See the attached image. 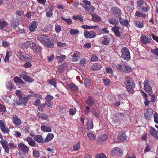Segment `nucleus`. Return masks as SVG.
Here are the masks:
<instances>
[{
  "label": "nucleus",
  "mask_w": 158,
  "mask_h": 158,
  "mask_svg": "<svg viewBox=\"0 0 158 158\" xmlns=\"http://www.w3.org/2000/svg\"><path fill=\"white\" fill-rule=\"evenodd\" d=\"M77 110L75 108H70L69 110V113L70 115H74L76 113Z\"/></svg>",
  "instance_id": "49"
},
{
  "label": "nucleus",
  "mask_w": 158,
  "mask_h": 158,
  "mask_svg": "<svg viewBox=\"0 0 158 158\" xmlns=\"http://www.w3.org/2000/svg\"><path fill=\"white\" fill-rule=\"evenodd\" d=\"M53 8L52 6H50L49 11L46 13V16L47 17H50L53 15L52 11Z\"/></svg>",
  "instance_id": "42"
},
{
  "label": "nucleus",
  "mask_w": 158,
  "mask_h": 158,
  "mask_svg": "<svg viewBox=\"0 0 158 158\" xmlns=\"http://www.w3.org/2000/svg\"><path fill=\"white\" fill-rule=\"evenodd\" d=\"M107 135L104 134L98 137V140L99 141H103L106 140L107 139Z\"/></svg>",
  "instance_id": "43"
},
{
  "label": "nucleus",
  "mask_w": 158,
  "mask_h": 158,
  "mask_svg": "<svg viewBox=\"0 0 158 158\" xmlns=\"http://www.w3.org/2000/svg\"><path fill=\"white\" fill-rule=\"evenodd\" d=\"M144 89L145 91L150 94H152V87L149 85V81L147 80H145L143 83Z\"/></svg>",
  "instance_id": "7"
},
{
  "label": "nucleus",
  "mask_w": 158,
  "mask_h": 158,
  "mask_svg": "<svg viewBox=\"0 0 158 158\" xmlns=\"http://www.w3.org/2000/svg\"><path fill=\"white\" fill-rule=\"evenodd\" d=\"M12 53L11 51L6 52V53L4 59V62L5 63L9 61V57L11 56H12Z\"/></svg>",
  "instance_id": "36"
},
{
  "label": "nucleus",
  "mask_w": 158,
  "mask_h": 158,
  "mask_svg": "<svg viewBox=\"0 0 158 158\" xmlns=\"http://www.w3.org/2000/svg\"><path fill=\"white\" fill-rule=\"evenodd\" d=\"M81 54V53L79 52H75L73 56V61L74 62L77 61L79 59Z\"/></svg>",
  "instance_id": "33"
},
{
  "label": "nucleus",
  "mask_w": 158,
  "mask_h": 158,
  "mask_svg": "<svg viewBox=\"0 0 158 158\" xmlns=\"http://www.w3.org/2000/svg\"><path fill=\"white\" fill-rule=\"evenodd\" d=\"M26 54L28 56H25L24 53L19 49L17 50L16 53V55L20 60L23 61H31V58L28 54Z\"/></svg>",
  "instance_id": "4"
},
{
  "label": "nucleus",
  "mask_w": 158,
  "mask_h": 158,
  "mask_svg": "<svg viewBox=\"0 0 158 158\" xmlns=\"http://www.w3.org/2000/svg\"><path fill=\"white\" fill-rule=\"evenodd\" d=\"M154 122L158 124V114L156 113L154 114Z\"/></svg>",
  "instance_id": "64"
},
{
  "label": "nucleus",
  "mask_w": 158,
  "mask_h": 158,
  "mask_svg": "<svg viewBox=\"0 0 158 158\" xmlns=\"http://www.w3.org/2000/svg\"><path fill=\"white\" fill-rule=\"evenodd\" d=\"M48 117V115L45 114H41L39 116V117L41 118L42 120L46 119Z\"/></svg>",
  "instance_id": "59"
},
{
  "label": "nucleus",
  "mask_w": 158,
  "mask_h": 158,
  "mask_svg": "<svg viewBox=\"0 0 158 158\" xmlns=\"http://www.w3.org/2000/svg\"><path fill=\"white\" fill-rule=\"evenodd\" d=\"M34 139L35 141L39 143H43L45 142L42 136L40 135H36L34 137Z\"/></svg>",
  "instance_id": "22"
},
{
  "label": "nucleus",
  "mask_w": 158,
  "mask_h": 158,
  "mask_svg": "<svg viewBox=\"0 0 158 158\" xmlns=\"http://www.w3.org/2000/svg\"><path fill=\"white\" fill-rule=\"evenodd\" d=\"M20 103L21 105H26V104L27 102V99H26L25 97L24 98H22L21 97L19 98Z\"/></svg>",
  "instance_id": "44"
},
{
  "label": "nucleus",
  "mask_w": 158,
  "mask_h": 158,
  "mask_svg": "<svg viewBox=\"0 0 158 158\" xmlns=\"http://www.w3.org/2000/svg\"><path fill=\"white\" fill-rule=\"evenodd\" d=\"M31 45V44L30 42L29 41H27V42L23 44V49H27Z\"/></svg>",
  "instance_id": "47"
},
{
  "label": "nucleus",
  "mask_w": 158,
  "mask_h": 158,
  "mask_svg": "<svg viewBox=\"0 0 158 158\" xmlns=\"http://www.w3.org/2000/svg\"><path fill=\"white\" fill-rule=\"evenodd\" d=\"M102 66V64L97 63H94L91 66V69L94 71H98L100 70Z\"/></svg>",
  "instance_id": "21"
},
{
  "label": "nucleus",
  "mask_w": 158,
  "mask_h": 158,
  "mask_svg": "<svg viewBox=\"0 0 158 158\" xmlns=\"http://www.w3.org/2000/svg\"><path fill=\"white\" fill-rule=\"evenodd\" d=\"M122 58L125 60H129L131 57L129 49L125 47H123L121 50Z\"/></svg>",
  "instance_id": "6"
},
{
  "label": "nucleus",
  "mask_w": 158,
  "mask_h": 158,
  "mask_svg": "<svg viewBox=\"0 0 158 158\" xmlns=\"http://www.w3.org/2000/svg\"><path fill=\"white\" fill-rule=\"evenodd\" d=\"M120 29V27L117 26H114L111 29L116 36L120 37L121 36L120 33L119 31Z\"/></svg>",
  "instance_id": "27"
},
{
  "label": "nucleus",
  "mask_w": 158,
  "mask_h": 158,
  "mask_svg": "<svg viewBox=\"0 0 158 158\" xmlns=\"http://www.w3.org/2000/svg\"><path fill=\"white\" fill-rule=\"evenodd\" d=\"M33 156L35 157L38 158L40 156V152L38 151L36 149L33 150L32 152Z\"/></svg>",
  "instance_id": "51"
},
{
  "label": "nucleus",
  "mask_w": 158,
  "mask_h": 158,
  "mask_svg": "<svg viewBox=\"0 0 158 158\" xmlns=\"http://www.w3.org/2000/svg\"><path fill=\"white\" fill-rule=\"evenodd\" d=\"M18 147L22 152L25 153H27L29 150V148L22 143H20L18 144Z\"/></svg>",
  "instance_id": "9"
},
{
  "label": "nucleus",
  "mask_w": 158,
  "mask_h": 158,
  "mask_svg": "<svg viewBox=\"0 0 158 158\" xmlns=\"http://www.w3.org/2000/svg\"><path fill=\"white\" fill-rule=\"evenodd\" d=\"M93 19L95 21L99 22L101 20V18L97 15H92Z\"/></svg>",
  "instance_id": "48"
},
{
  "label": "nucleus",
  "mask_w": 158,
  "mask_h": 158,
  "mask_svg": "<svg viewBox=\"0 0 158 158\" xmlns=\"http://www.w3.org/2000/svg\"><path fill=\"white\" fill-rule=\"evenodd\" d=\"M38 23L37 21H32L30 24L28 26V29L31 32L35 31L37 28Z\"/></svg>",
  "instance_id": "8"
},
{
  "label": "nucleus",
  "mask_w": 158,
  "mask_h": 158,
  "mask_svg": "<svg viewBox=\"0 0 158 158\" xmlns=\"http://www.w3.org/2000/svg\"><path fill=\"white\" fill-rule=\"evenodd\" d=\"M145 3V2L143 0L138 1L137 3V7L138 9L140 10Z\"/></svg>",
  "instance_id": "39"
},
{
  "label": "nucleus",
  "mask_w": 158,
  "mask_h": 158,
  "mask_svg": "<svg viewBox=\"0 0 158 158\" xmlns=\"http://www.w3.org/2000/svg\"><path fill=\"white\" fill-rule=\"evenodd\" d=\"M41 129L42 130L47 132H50L52 131V129L49 127H47L45 125L41 126Z\"/></svg>",
  "instance_id": "40"
},
{
  "label": "nucleus",
  "mask_w": 158,
  "mask_h": 158,
  "mask_svg": "<svg viewBox=\"0 0 158 158\" xmlns=\"http://www.w3.org/2000/svg\"><path fill=\"white\" fill-rule=\"evenodd\" d=\"M56 81L55 78H53L49 80L48 82L50 84L53 85L54 87H56L57 86Z\"/></svg>",
  "instance_id": "45"
},
{
  "label": "nucleus",
  "mask_w": 158,
  "mask_h": 158,
  "mask_svg": "<svg viewBox=\"0 0 158 158\" xmlns=\"http://www.w3.org/2000/svg\"><path fill=\"white\" fill-rule=\"evenodd\" d=\"M9 44V43L8 42L4 41H3L2 43V47L4 48L7 47L8 46Z\"/></svg>",
  "instance_id": "62"
},
{
  "label": "nucleus",
  "mask_w": 158,
  "mask_h": 158,
  "mask_svg": "<svg viewBox=\"0 0 158 158\" xmlns=\"http://www.w3.org/2000/svg\"><path fill=\"white\" fill-rule=\"evenodd\" d=\"M80 143L78 142L77 144L73 145V148L74 151H78L80 149Z\"/></svg>",
  "instance_id": "50"
},
{
  "label": "nucleus",
  "mask_w": 158,
  "mask_h": 158,
  "mask_svg": "<svg viewBox=\"0 0 158 158\" xmlns=\"http://www.w3.org/2000/svg\"><path fill=\"white\" fill-rule=\"evenodd\" d=\"M54 99V97L51 95H47L45 97V99L47 102H50Z\"/></svg>",
  "instance_id": "53"
},
{
  "label": "nucleus",
  "mask_w": 158,
  "mask_h": 158,
  "mask_svg": "<svg viewBox=\"0 0 158 158\" xmlns=\"http://www.w3.org/2000/svg\"><path fill=\"white\" fill-rule=\"evenodd\" d=\"M37 39L42 44L47 48H52L54 47V44L51 42L50 40L45 35H38Z\"/></svg>",
  "instance_id": "1"
},
{
  "label": "nucleus",
  "mask_w": 158,
  "mask_h": 158,
  "mask_svg": "<svg viewBox=\"0 0 158 158\" xmlns=\"http://www.w3.org/2000/svg\"><path fill=\"white\" fill-rule=\"evenodd\" d=\"M19 20L18 19L14 20L11 23V26L14 28L17 27L19 26Z\"/></svg>",
  "instance_id": "38"
},
{
  "label": "nucleus",
  "mask_w": 158,
  "mask_h": 158,
  "mask_svg": "<svg viewBox=\"0 0 158 158\" xmlns=\"http://www.w3.org/2000/svg\"><path fill=\"white\" fill-rule=\"evenodd\" d=\"M12 120L15 126H19L22 124V121L20 118L16 114H14L12 116Z\"/></svg>",
  "instance_id": "10"
},
{
  "label": "nucleus",
  "mask_w": 158,
  "mask_h": 158,
  "mask_svg": "<svg viewBox=\"0 0 158 158\" xmlns=\"http://www.w3.org/2000/svg\"><path fill=\"white\" fill-rule=\"evenodd\" d=\"M135 16L137 17H140L143 18H145L146 17V15L142 12H140L138 11H136L135 13Z\"/></svg>",
  "instance_id": "46"
},
{
  "label": "nucleus",
  "mask_w": 158,
  "mask_h": 158,
  "mask_svg": "<svg viewBox=\"0 0 158 158\" xmlns=\"http://www.w3.org/2000/svg\"><path fill=\"white\" fill-rule=\"evenodd\" d=\"M15 14L21 16L24 15V12L22 10H17L15 12Z\"/></svg>",
  "instance_id": "63"
},
{
  "label": "nucleus",
  "mask_w": 158,
  "mask_h": 158,
  "mask_svg": "<svg viewBox=\"0 0 158 158\" xmlns=\"http://www.w3.org/2000/svg\"><path fill=\"white\" fill-rule=\"evenodd\" d=\"M109 22L111 24L117 26L119 24V22L117 19L116 18H111L109 19Z\"/></svg>",
  "instance_id": "29"
},
{
  "label": "nucleus",
  "mask_w": 158,
  "mask_h": 158,
  "mask_svg": "<svg viewBox=\"0 0 158 158\" xmlns=\"http://www.w3.org/2000/svg\"><path fill=\"white\" fill-rule=\"evenodd\" d=\"M8 25V23L6 21H2L0 19V27L1 30H3V28L6 27Z\"/></svg>",
  "instance_id": "37"
},
{
  "label": "nucleus",
  "mask_w": 158,
  "mask_h": 158,
  "mask_svg": "<svg viewBox=\"0 0 158 158\" xmlns=\"http://www.w3.org/2000/svg\"><path fill=\"white\" fill-rule=\"evenodd\" d=\"M83 2L84 3H81V5L85 8V11L89 13H91L94 11L95 8L93 6L90 5L91 3L90 1L84 0Z\"/></svg>",
  "instance_id": "5"
},
{
  "label": "nucleus",
  "mask_w": 158,
  "mask_h": 158,
  "mask_svg": "<svg viewBox=\"0 0 158 158\" xmlns=\"http://www.w3.org/2000/svg\"><path fill=\"white\" fill-rule=\"evenodd\" d=\"M127 137L125 133L123 131H121L118 133L117 139L119 141L123 142L126 140Z\"/></svg>",
  "instance_id": "15"
},
{
  "label": "nucleus",
  "mask_w": 158,
  "mask_h": 158,
  "mask_svg": "<svg viewBox=\"0 0 158 158\" xmlns=\"http://www.w3.org/2000/svg\"><path fill=\"white\" fill-rule=\"evenodd\" d=\"M151 52L154 54L158 56V48L156 47L155 49H151Z\"/></svg>",
  "instance_id": "58"
},
{
  "label": "nucleus",
  "mask_w": 158,
  "mask_h": 158,
  "mask_svg": "<svg viewBox=\"0 0 158 158\" xmlns=\"http://www.w3.org/2000/svg\"><path fill=\"white\" fill-rule=\"evenodd\" d=\"M102 38L103 39L102 41V44L104 45H108L109 44L110 40L108 36L104 35L103 36Z\"/></svg>",
  "instance_id": "23"
},
{
  "label": "nucleus",
  "mask_w": 158,
  "mask_h": 158,
  "mask_svg": "<svg viewBox=\"0 0 158 158\" xmlns=\"http://www.w3.org/2000/svg\"><path fill=\"white\" fill-rule=\"evenodd\" d=\"M112 151L115 155L119 156H121L123 154L122 150L118 147L114 148Z\"/></svg>",
  "instance_id": "28"
},
{
  "label": "nucleus",
  "mask_w": 158,
  "mask_h": 158,
  "mask_svg": "<svg viewBox=\"0 0 158 158\" xmlns=\"http://www.w3.org/2000/svg\"><path fill=\"white\" fill-rule=\"evenodd\" d=\"M21 77L24 80L28 82H32L34 81V79L32 77L27 76V74H23Z\"/></svg>",
  "instance_id": "24"
},
{
  "label": "nucleus",
  "mask_w": 158,
  "mask_h": 158,
  "mask_svg": "<svg viewBox=\"0 0 158 158\" xmlns=\"http://www.w3.org/2000/svg\"><path fill=\"white\" fill-rule=\"evenodd\" d=\"M66 56L65 55H61L59 56H57L56 58L57 60H59L60 61L62 62L63 61L64 59H65Z\"/></svg>",
  "instance_id": "57"
},
{
  "label": "nucleus",
  "mask_w": 158,
  "mask_h": 158,
  "mask_svg": "<svg viewBox=\"0 0 158 158\" xmlns=\"http://www.w3.org/2000/svg\"><path fill=\"white\" fill-rule=\"evenodd\" d=\"M153 111L151 108L147 109L144 113V116L145 118L148 120H150Z\"/></svg>",
  "instance_id": "19"
},
{
  "label": "nucleus",
  "mask_w": 158,
  "mask_h": 158,
  "mask_svg": "<svg viewBox=\"0 0 158 158\" xmlns=\"http://www.w3.org/2000/svg\"><path fill=\"white\" fill-rule=\"evenodd\" d=\"M79 31L76 29H71L70 30L69 33L71 35H75L79 33Z\"/></svg>",
  "instance_id": "55"
},
{
  "label": "nucleus",
  "mask_w": 158,
  "mask_h": 158,
  "mask_svg": "<svg viewBox=\"0 0 158 158\" xmlns=\"http://www.w3.org/2000/svg\"><path fill=\"white\" fill-rule=\"evenodd\" d=\"M123 67L125 68L123 69L122 72L124 73H128L132 72L133 69L128 64H126L123 65Z\"/></svg>",
  "instance_id": "17"
},
{
  "label": "nucleus",
  "mask_w": 158,
  "mask_h": 158,
  "mask_svg": "<svg viewBox=\"0 0 158 158\" xmlns=\"http://www.w3.org/2000/svg\"><path fill=\"white\" fill-rule=\"evenodd\" d=\"M111 10L113 13L117 17L120 16L122 13L119 8L117 6L113 7L111 9Z\"/></svg>",
  "instance_id": "16"
},
{
  "label": "nucleus",
  "mask_w": 158,
  "mask_h": 158,
  "mask_svg": "<svg viewBox=\"0 0 158 158\" xmlns=\"http://www.w3.org/2000/svg\"><path fill=\"white\" fill-rule=\"evenodd\" d=\"M0 143L5 150V152L7 153H9L10 150H14L16 148V145L14 143H9L5 139H1Z\"/></svg>",
  "instance_id": "2"
},
{
  "label": "nucleus",
  "mask_w": 158,
  "mask_h": 158,
  "mask_svg": "<svg viewBox=\"0 0 158 158\" xmlns=\"http://www.w3.org/2000/svg\"><path fill=\"white\" fill-rule=\"evenodd\" d=\"M152 39L151 37H148L147 35L143 34L141 35L140 40L143 44H147L151 42Z\"/></svg>",
  "instance_id": "11"
},
{
  "label": "nucleus",
  "mask_w": 158,
  "mask_h": 158,
  "mask_svg": "<svg viewBox=\"0 0 158 158\" xmlns=\"http://www.w3.org/2000/svg\"><path fill=\"white\" fill-rule=\"evenodd\" d=\"M25 140L28 142L29 145L31 147H34L36 143L35 140H34L32 137H27L25 139Z\"/></svg>",
  "instance_id": "25"
},
{
  "label": "nucleus",
  "mask_w": 158,
  "mask_h": 158,
  "mask_svg": "<svg viewBox=\"0 0 158 158\" xmlns=\"http://www.w3.org/2000/svg\"><path fill=\"white\" fill-rule=\"evenodd\" d=\"M4 121L1 120H0V128L1 131L4 133H9L10 130L5 127Z\"/></svg>",
  "instance_id": "12"
},
{
  "label": "nucleus",
  "mask_w": 158,
  "mask_h": 158,
  "mask_svg": "<svg viewBox=\"0 0 158 158\" xmlns=\"http://www.w3.org/2000/svg\"><path fill=\"white\" fill-rule=\"evenodd\" d=\"M7 111L6 106L0 103V113H2V114H5Z\"/></svg>",
  "instance_id": "41"
},
{
  "label": "nucleus",
  "mask_w": 158,
  "mask_h": 158,
  "mask_svg": "<svg viewBox=\"0 0 158 158\" xmlns=\"http://www.w3.org/2000/svg\"><path fill=\"white\" fill-rule=\"evenodd\" d=\"M150 9V7L146 3H145L143 6L140 9L141 11L147 13L149 11Z\"/></svg>",
  "instance_id": "30"
},
{
  "label": "nucleus",
  "mask_w": 158,
  "mask_h": 158,
  "mask_svg": "<svg viewBox=\"0 0 158 158\" xmlns=\"http://www.w3.org/2000/svg\"><path fill=\"white\" fill-rule=\"evenodd\" d=\"M94 126L93 122L92 121L88 122L87 124V128L89 129H92L93 128Z\"/></svg>",
  "instance_id": "52"
},
{
  "label": "nucleus",
  "mask_w": 158,
  "mask_h": 158,
  "mask_svg": "<svg viewBox=\"0 0 158 158\" xmlns=\"http://www.w3.org/2000/svg\"><path fill=\"white\" fill-rule=\"evenodd\" d=\"M67 86L71 89H72L75 91H77L78 90V89L75 84L71 83H69L67 84Z\"/></svg>",
  "instance_id": "31"
},
{
  "label": "nucleus",
  "mask_w": 158,
  "mask_h": 158,
  "mask_svg": "<svg viewBox=\"0 0 158 158\" xmlns=\"http://www.w3.org/2000/svg\"><path fill=\"white\" fill-rule=\"evenodd\" d=\"M33 50L34 53L40 52L41 48L39 45L36 44L35 43L33 42L31 44V46L30 47Z\"/></svg>",
  "instance_id": "14"
},
{
  "label": "nucleus",
  "mask_w": 158,
  "mask_h": 158,
  "mask_svg": "<svg viewBox=\"0 0 158 158\" xmlns=\"http://www.w3.org/2000/svg\"><path fill=\"white\" fill-rule=\"evenodd\" d=\"M84 34L85 37L87 39L94 38L96 36V33L93 31H85L84 32Z\"/></svg>",
  "instance_id": "13"
},
{
  "label": "nucleus",
  "mask_w": 158,
  "mask_h": 158,
  "mask_svg": "<svg viewBox=\"0 0 158 158\" xmlns=\"http://www.w3.org/2000/svg\"><path fill=\"white\" fill-rule=\"evenodd\" d=\"M149 133L155 139H158V130H156L153 127H151Z\"/></svg>",
  "instance_id": "18"
},
{
  "label": "nucleus",
  "mask_w": 158,
  "mask_h": 158,
  "mask_svg": "<svg viewBox=\"0 0 158 158\" xmlns=\"http://www.w3.org/2000/svg\"><path fill=\"white\" fill-rule=\"evenodd\" d=\"M54 137V135L52 133H48L44 139L45 142H48L52 140Z\"/></svg>",
  "instance_id": "35"
},
{
  "label": "nucleus",
  "mask_w": 158,
  "mask_h": 158,
  "mask_svg": "<svg viewBox=\"0 0 158 158\" xmlns=\"http://www.w3.org/2000/svg\"><path fill=\"white\" fill-rule=\"evenodd\" d=\"M55 30L56 32L59 33L61 30V27L58 24H56L55 26Z\"/></svg>",
  "instance_id": "54"
},
{
  "label": "nucleus",
  "mask_w": 158,
  "mask_h": 158,
  "mask_svg": "<svg viewBox=\"0 0 158 158\" xmlns=\"http://www.w3.org/2000/svg\"><path fill=\"white\" fill-rule=\"evenodd\" d=\"M96 158H106V156L103 153H98L96 156Z\"/></svg>",
  "instance_id": "60"
},
{
  "label": "nucleus",
  "mask_w": 158,
  "mask_h": 158,
  "mask_svg": "<svg viewBox=\"0 0 158 158\" xmlns=\"http://www.w3.org/2000/svg\"><path fill=\"white\" fill-rule=\"evenodd\" d=\"M91 59L92 61H97L98 60V57L95 55H93L91 57Z\"/></svg>",
  "instance_id": "61"
},
{
  "label": "nucleus",
  "mask_w": 158,
  "mask_h": 158,
  "mask_svg": "<svg viewBox=\"0 0 158 158\" xmlns=\"http://www.w3.org/2000/svg\"><path fill=\"white\" fill-rule=\"evenodd\" d=\"M95 101L94 98L89 96L85 102L88 106H91L95 102Z\"/></svg>",
  "instance_id": "20"
},
{
  "label": "nucleus",
  "mask_w": 158,
  "mask_h": 158,
  "mask_svg": "<svg viewBox=\"0 0 158 158\" xmlns=\"http://www.w3.org/2000/svg\"><path fill=\"white\" fill-rule=\"evenodd\" d=\"M6 88L9 90H11L13 89H15V86L10 81H7L6 83Z\"/></svg>",
  "instance_id": "26"
},
{
  "label": "nucleus",
  "mask_w": 158,
  "mask_h": 158,
  "mask_svg": "<svg viewBox=\"0 0 158 158\" xmlns=\"http://www.w3.org/2000/svg\"><path fill=\"white\" fill-rule=\"evenodd\" d=\"M119 21L120 24L122 25L127 27L129 25L128 21L127 19L124 20L120 17L119 18Z\"/></svg>",
  "instance_id": "34"
},
{
  "label": "nucleus",
  "mask_w": 158,
  "mask_h": 158,
  "mask_svg": "<svg viewBox=\"0 0 158 158\" xmlns=\"http://www.w3.org/2000/svg\"><path fill=\"white\" fill-rule=\"evenodd\" d=\"M87 135L89 139L91 140H94L95 139V137L94 135L91 133H88Z\"/></svg>",
  "instance_id": "56"
},
{
  "label": "nucleus",
  "mask_w": 158,
  "mask_h": 158,
  "mask_svg": "<svg viewBox=\"0 0 158 158\" xmlns=\"http://www.w3.org/2000/svg\"><path fill=\"white\" fill-rule=\"evenodd\" d=\"M134 23L135 26L138 27L139 28H142L144 26V23L141 21H139V20H135Z\"/></svg>",
  "instance_id": "32"
},
{
  "label": "nucleus",
  "mask_w": 158,
  "mask_h": 158,
  "mask_svg": "<svg viewBox=\"0 0 158 158\" xmlns=\"http://www.w3.org/2000/svg\"><path fill=\"white\" fill-rule=\"evenodd\" d=\"M124 83L129 94H133L134 93L133 88L135 87V83L133 79L131 77L127 76L125 79Z\"/></svg>",
  "instance_id": "3"
}]
</instances>
